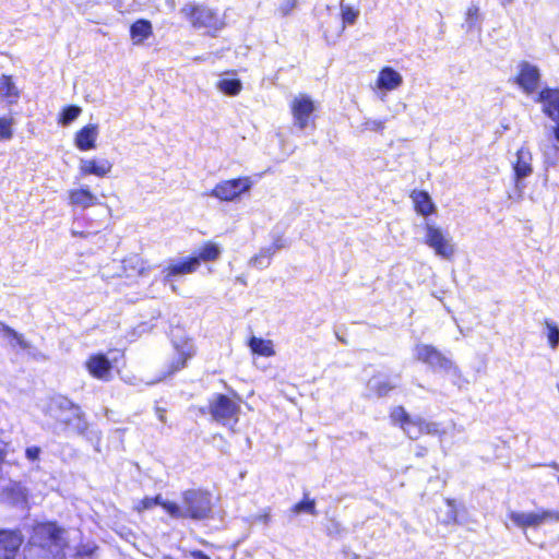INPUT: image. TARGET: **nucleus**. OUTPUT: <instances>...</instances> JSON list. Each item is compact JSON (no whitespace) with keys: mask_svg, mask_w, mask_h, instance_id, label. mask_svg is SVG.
<instances>
[{"mask_svg":"<svg viewBox=\"0 0 559 559\" xmlns=\"http://www.w3.org/2000/svg\"><path fill=\"white\" fill-rule=\"evenodd\" d=\"M67 547L66 530L56 521L36 522L23 559H66Z\"/></svg>","mask_w":559,"mask_h":559,"instance_id":"nucleus-1","label":"nucleus"},{"mask_svg":"<svg viewBox=\"0 0 559 559\" xmlns=\"http://www.w3.org/2000/svg\"><path fill=\"white\" fill-rule=\"evenodd\" d=\"M167 506V514L174 519H189L203 521L212 514V496L209 491L200 488H191L182 491L181 503L175 501Z\"/></svg>","mask_w":559,"mask_h":559,"instance_id":"nucleus-2","label":"nucleus"},{"mask_svg":"<svg viewBox=\"0 0 559 559\" xmlns=\"http://www.w3.org/2000/svg\"><path fill=\"white\" fill-rule=\"evenodd\" d=\"M393 426L399 427L409 440H418L424 436L441 439L447 433L441 423L428 421L424 417H413L403 405L393 406L389 412Z\"/></svg>","mask_w":559,"mask_h":559,"instance_id":"nucleus-3","label":"nucleus"},{"mask_svg":"<svg viewBox=\"0 0 559 559\" xmlns=\"http://www.w3.org/2000/svg\"><path fill=\"white\" fill-rule=\"evenodd\" d=\"M222 250L217 243L207 240L191 255L185 257L176 262L169 263L165 269V277L173 278L179 275H187L198 271L202 262H215L219 259Z\"/></svg>","mask_w":559,"mask_h":559,"instance_id":"nucleus-4","label":"nucleus"},{"mask_svg":"<svg viewBox=\"0 0 559 559\" xmlns=\"http://www.w3.org/2000/svg\"><path fill=\"white\" fill-rule=\"evenodd\" d=\"M180 13L191 27L204 29L212 37L225 27L224 19L218 12L202 3L187 2L180 8Z\"/></svg>","mask_w":559,"mask_h":559,"instance_id":"nucleus-5","label":"nucleus"},{"mask_svg":"<svg viewBox=\"0 0 559 559\" xmlns=\"http://www.w3.org/2000/svg\"><path fill=\"white\" fill-rule=\"evenodd\" d=\"M512 524L523 532L537 530L546 523L559 522V510L539 509L536 512L510 511L507 514Z\"/></svg>","mask_w":559,"mask_h":559,"instance_id":"nucleus-6","label":"nucleus"},{"mask_svg":"<svg viewBox=\"0 0 559 559\" xmlns=\"http://www.w3.org/2000/svg\"><path fill=\"white\" fill-rule=\"evenodd\" d=\"M209 412L212 418L222 425L237 424L240 407L226 394L218 393L210 401Z\"/></svg>","mask_w":559,"mask_h":559,"instance_id":"nucleus-7","label":"nucleus"},{"mask_svg":"<svg viewBox=\"0 0 559 559\" xmlns=\"http://www.w3.org/2000/svg\"><path fill=\"white\" fill-rule=\"evenodd\" d=\"M294 124L304 130L309 126L314 127L316 104L308 94H299L289 104Z\"/></svg>","mask_w":559,"mask_h":559,"instance_id":"nucleus-8","label":"nucleus"},{"mask_svg":"<svg viewBox=\"0 0 559 559\" xmlns=\"http://www.w3.org/2000/svg\"><path fill=\"white\" fill-rule=\"evenodd\" d=\"M252 181L249 177H239L223 180L216 183L209 192V195L223 202H231L251 188Z\"/></svg>","mask_w":559,"mask_h":559,"instance_id":"nucleus-9","label":"nucleus"},{"mask_svg":"<svg viewBox=\"0 0 559 559\" xmlns=\"http://www.w3.org/2000/svg\"><path fill=\"white\" fill-rule=\"evenodd\" d=\"M415 359L433 369L459 372L457 366L431 344L416 345Z\"/></svg>","mask_w":559,"mask_h":559,"instance_id":"nucleus-10","label":"nucleus"},{"mask_svg":"<svg viewBox=\"0 0 559 559\" xmlns=\"http://www.w3.org/2000/svg\"><path fill=\"white\" fill-rule=\"evenodd\" d=\"M425 243L431 248L438 257L452 260L455 253V246L451 238L443 230L433 225H426Z\"/></svg>","mask_w":559,"mask_h":559,"instance_id":"nucleus-11","label":"nucleus"},{"mask_svg":"<svg viewBox=\"0 0 559 559\" xmlns=\"http://www.w3.org/2000/svg\"><path fill=\"white\" fill-rule=\"evenodd\" d=\"M540 81L539 69L527 61L519 64V72L513 82L526 94H533L537 91Z\"/></svg>","mask_w":559,"mask_h":559,"instance_id":"nucleus-12","label":"nucleus"},{"mask_svg":"<svg viewBox=\"0 0 559 559\" xmlns=\"http://www.w3.org/2000/svg\"><path fill=\"white\" fill-rule=\"evenodd\" d=\"M85 369L91 377L108 381L111 378L112 362L104 353H95L86 359Z\"/></svg>","mask_w":559,"mask_h":559,"instance_id":"nucleus-13","label":"nucleus"},{"mask_svg":"<svg viewBox=\"0 0 559 559\" xmlns=\"http://www.w3.org/2000/svg\"><path fill=\"white\" fill-rule=\"evenodd\" d=\"M23 544L22 535L12 530H0V559H15Z\"/></svg>","mask_w":559,"mask_h":559,"instance_id":"nucleus-14","label":"nucleus"},{"mask_svg":"<svg viewBox=\"0 0 559 559\" xmlns=\"http://www.w3.org/2000/svg\"><path fill=\"white\" fill-rule=\"evenodd\" d=\"M515 160L512 164L513 169V180L515 185H519V182L523 179L528 177L533 173V166L532 160L533 156L531 151L522 146L520 147L515 153Z\"/></svg>","mask_w":559,"mask_h":559,"instance_id":"nucleus-15","label":"nucleus"},{"mask_svg":"<svg viewBox=\"0 0 559 559\" xmlns=\"http://www.w3.org/2000/svg\"><path fill=\"white\" fill-rule=\"evenodd\" d=\"M99 128L96 123H88L74 133V145L81 152L94 150L98 138Z\"/></svg>","mask_w":559,"mask_h":559,"instance_id":"nucleus-16","label":"nucleus"},{"mask_svg":"<svg viewBox=\"0 0 559 559\" xmlns=\"http://www.w3.org/2000/svg\"><path fill=\"white\" fill-rule=\"evenodd\" d=\"M543 104V112L551 120H559V88L544 87L537 96Z\"/></svg>","mask_w":559,"mask_h":559,"instance_id":"nucleus-17","label":"nucleus"},{"mask_svg":"<svg viewBox=\"0 0 559 559\" xmlns=\"http://www.w3.org/2000/svg\"><path fill=\"white\" fill-rule=\"evenodd\" d=\"M98 198L88 188L81 187L68 191V204L73 209L86 210L97 205Z\"/></svg>","mask_w":559,"mask_h":559,"instance_id":"nucleus-18","label":"nucleus"},{"mask_svg":"<svg viewBox=\"0 0 559 559\" xmlns=\"http://www.w3.org/2000/svg\"><path fill=\"white\" fill-rule=\"evenodd\" d=\"M80 175L96 176L98 178L107 177L112 170V163L108 159H83L79 166Z\"/></svg>","mask_w":559,"mask_h":559,"instance_id":"nucleus-19","label":"nucleus"},{"mask_svg":"<svg viewBox=\"0 0 559 559\" xmlns=\"http://www.w3.org/2000/svg\"><path fill=\"white\" fill-rule=\"evenodd\" d=\"M409 198L418 215L427 217L436 213V205L427 191L414 189L411 191Z\"/></svg>","mask_w":559,"mask_h":559,"instance_id":"nucleus-20","label":"nucleus"},{"mask_svg":"<svg viewBox=\"0 0 559 559\" xmlns=\"http://www.w3.org/2000/svg\"><path fill=\"white\" fill-rule=\"evenodd\" d=\"M129 34L133 45H143L153 36V25L146 19H138L130 25Z\"/></svg>","mask_w":559,"mask_h":559,"instance_id":"nucleus-21","label":"nucleus"},{"mask_svg":"<svg viewBox=\"0 0 559 559\" xmlns=\"http://www.w3.org/2000/svg\"><path fill=\"white\" fill-rule=\"evenodd\" d=\"M403 83L401 74L391 67H383L377 78V86L380 90L393 91Z\"/></svg>","mask_w":559,"mask_h":559,"instance_id":"nucleus-22","label":"nucleus"},{"mask_svg":"<svg viewBox=\"0 0 559 559\" xmlns=\"http://www.w3.org/2000/svg\"><path fill=\"white\" fill-rule=\"evenodd\" d=\"M247 344L253 355L260 357H272L275 355L274 344L271 340L251 336Z\"/></svg>","mask_w":559,"mask_h":559,"instance_id":"nucleus-23","label":"nucleus"},{"mask_svg":"<svg viewBox=\"0 0 559 559\" xmlns=\"http://www.w3.org/2000/svg\"><path fill=\"white\" fill-rule=\"evenodd\" d=\"M0 98L10 104L16 103L20 98V91L15 86L12 75L2 74L0 76Z\"/></svg>","mask_w":559,"mask_h":559,"instance_id":"nucleus-24","label":"nucleus"},{"mask_svg":"<svg viewBox=\"0 0 559 559\" xmlns=\"http://www.w3.org/2000/svg\"><path fill=\"white\" fill-rule=\"evenodd\" d=\"M176 349L177 357L169 366V371L171 373L183 369L187 366L188 360L194 355L192 345L188 343H185L183 345H176Z\"/></svg>","mask_w":559,"mask_h":559,"instance_id":"nucleus-25","label":"nucleus"},{"mask_svg":"<svg viewBox=\"0 0 559 559\" xmlns=\"http://www.w3.org/2000/svg\"><path fill=\"white\" fill-rule=\"evenodd\" d=\"M290 512L293 514L308 513L310 515H317L318 511L316 508V499L311 498L308 492H305L302 499L292 506Z\"/></svg>","mask_w":559,"mask_h":559,"instance_id":"nucleus-26","label":"nucleus"},{"mask_svg":"<svg viewBox=\"0 0 559 559\" xmlns=\"http://www.w3.org/2000/svg\"><path fill=\"white\" fill-rule=\"evenodd\" d=\"M82 114V108L78 105H68L62 108L58 115V123L67 127L76 120Z\"/></svg>","mask_w":559,"mask_h":559,"instance_id":"nucleus-27","label":"nucleus"},{"mask_svg":"<svg viewBox=\"0 0 559 559\" xmlns=\"http://www.w3.org/2000/svg\"><path fill=\"white\" fill-rule=\"evenodd\" d=\"M169 503H171V501L163 500L160 495H157L155 497H144L143 499H141L138 502V504L135 507V510L138 512H143L145 510H150V509H152V508H154L156 506H159L167 513V506L166 504H169Z\"/></svg>","mask_w":559,"mask_h":559,"instance_id":"nucleus-28","label":"nucleus"},{"mask_svg":"<svg viewBox=\"0 0 559 559\" xmlns=\"http://www.w3.org/2000/svg\"><path fill=\"white\" fill-rule=\"evenodd\" d=\"M217 88L227 96H236L242 90L239 79H222L217 82Z\"/></svg>","mask_w":559,"mask_h":559,"instance_id":"nucleus-29","label":"nucleus"},{"mask_svg":"<svg viewBox=\"0 0 559 559\" xmlns=\"http://www.w3.org/2000/svg\"><path fill=\"white\" fill-rule=\"evenodd\" d=\"M0 332L14 345H17L22 349H27L29 344L24 340L23 335L17 333L14 329L0 321Z\"/></svg>","mask_w":559,"mask_h":559,"instance_id":"nucleus-30","label":"nucleus"},{"mask_svg":"<svg viewBox=\"0 0 559 559\" xmlns=\"http://www.w3.org/2000/svg\"><path fill=\"white\" fill-rule=\"evenodd\" d=\"M359 15L358 10L349 7L342 5L341 7V17L343 25H353Z\"/></svg>","mask_w":559,"mask_h":559,"instance_id":"nucleus-31","label":"nucleus"},{"mask_svg":"<svg viewBox=\"0 0 559 559\" xmlns=\"http://www.w3.org/2000/svg\"><path fill=\"white\" fill-rule=\"evenodd\" d=\"M545 325L547 328V338L549 346L555 349L559 345V329L558 326L546 320Z\"/></svg>","mask_w":559,"mask_h":559,"instance_id":"nucleus-32","label":"nucleus"},{"mask_svg":"<svg viewBox=\"0 0 559 559\" xmlns=\"http://www.w3.org/2000/svg\"><path fill=\"white\" fill-rule=\"evenodd\" d=\"M13 122H14V120L11 117H0V139L1 140H9L12 138Z\"/></svg>","mask_w":559,"mask_h":559,"instance_id":"nucleus-33","label":"nucleus"},{"mask_svg":"<svg viewBox=\"0 0 559 559\" xmlns=\"http://www.w3.org/2000/svg\"><path fill=\"white\" fill-rule=\"evenodd\" d=\"M395 384L390 381H380L373 386V392L378 397H384L389 395L394 389Z\"/></svg>","mask_w":559,"mask_h":559,"instance_id":"nucleus-34","label":"nucleus"},{"mask_svg":"<svg viewBox=\"0 0 559 559\" xmlns=\"http://www.w3.org/2000/svg\"><path fill=\"white\" fill-rule=\"evenodd\" d=\"M298 0H284L276 9L280 16L286 17L296 9Z\"/></svg>","mask_w":559,"mask_h":559,"instance_id":"nucleus-35","label":"nucleus"},{"mask_svg":"<svg viewBox=\"0 0 559 559\" xmlns=\"http://www.w3.org/2000/svg\"><path fill=\"white\" fill-rule=\"evenodd\" d=\"M98 550V546L93 544L79 545L76 547L75 556L79 558L93 557Z\"/></svg>","mask_w":559,"mask_h":559,"instance_id":"nucleus-36","label":"nucleus"},{"mask_svg":"<svg viewBox=\"0 0 559 559\" xmlns=\"http://www.w3.org/2000/svg\"><path fill=\"white\" fill-rule=\"evenodd\" d=\"M385 128V122L383 120H367L362 123V129L365 131H372L377 133H381Z\"/></svg>","mask_w":559,"mask_h":559,"instance_id":"nucleus-37","label":"nucleus"},{"mask_svg":"<svg viewBox=\"0 0 559 559\" xmlns=\"http://www.w3.org/2000/svg\"><path fill=\"white\" fill-rule=\"evenodd\" d=\"M344 532V527L336 520H331V523L326 527V534L329 536L341 535Z\"/></svg>","mask_w":559,"mask_h":559,"instance_id":"nucleus-38","label":"nucleus"},{"mask_svg":"<svg viewBox=\"0 0 559 559\" xmlns=\"http://www.w3.org/2000/svg\"><path fill=\"white\" fill-rule=\"evenodd\" d=\"M9 452V443L0 438V478H2V465L7 460Z\"/></svg>","mask_w":559,"mask_h":559,"instance_id":"nucleus-39","label":"nucleus"},{"mask_svg":"<svg viewBox=\"0 0 559 559\" xmlns=\"http://www.w3.org/2000/svg\"><path fill=\"white\" fill-rule=\"evenodd\" d=\"M254 521L267 525L271 522V509L262 510L254 516Z\"/></svg>","mask_w":559,"mask_h":559,"instance_id":"nucleus-40","label":"nucleus"},{"mask_svg":"<svg viewBox=\"0 0 559 559\" xmlns=\"http://www.w3.org/2000/svg\"><path fill=\"white\" fill-rule=\"evenodd\" d=\"M39 454H40V448L39 447H28L25 450V455L31 461L38 460Z\"/></svg>","mask_w":559,"mask_h":559,"instance_id":"nucleus-41","label":"nucleus"},{"mask_svg":"<svg viewBox=\"0 0 559 559\" xmlns=\"http://www.w3.org/2000/svg\"><path fill=\"white\" fill-rule=\"evenodd\" d=\"M192 559H211L204 551L195 549L190 551Z\"/></svg>","mask_w":559,"mask_h":559,"instance_id":"nucleus-42","label":"nucleus"},{"mask_svg":"<svg viewBox=\"0 0 559 559\" xmlns=\"http://www.w3.org/2000/svg\"><path fill=\"white\" fill-rule=\"evenodd\" d=\"M71 408H73V409H74V412H75V416H76L80 420H82V419H83V413H82V411H81L80 406L74 405V404H71Z\"/></svg>","mask_w":559,"mask_h":559,"instance_id":"nucleus-43","label":"nucleus"},{"mask_svg":"<svg viewBox=\"0 0 559 559\" xmlns=\"http://www.w3.org/2000/svg\"><path fill=\"white\" fill-rule=\"evenodd\" d=\"M558 122L556 123V126L552 128V132H554V136L555 139L559 142V119L557 120Z\"/></svg>","mask_w":559,"mask_h":559,"instance_id":"nucleus-44","label":"nucleus"},{"mask_svg":"<svg viewBox=\"0 0 559 559\" xmlns=\"http://www.w3.org/2000/svg\"><path fill=\"white\" fill-rule=\"evenodd\" d=\"M513 2V0H500V3L502 5H508V4H511Z\"/></svg>","mask_w":559,"mask_h":559,"instance_id":"nucleus-45","label":"nucleus"},{"mask_svg":"<svg viewBox=\"0 0 559 559\" xmlns=\"http://www.w3.org/2000/svg\"><path fill=\"white\" fill-rule=\"evenodd\" d=\"M550 466H551V467H554V468H556L557 471H559V465H558L557 463L552 462V463L550 464Z\"/></svg>","mask_w":559,"mask_h":559,"instance_id":"nucleus-46","label":"nucleus"},{"mask_svg":"<svg viewBox=\"0 0 559 559\" xmlns=\"http://www.w3.org/2000/svg\"><path fill=\"white\" fill-rule=\"evenodd\" d=\"M557 481L559 483V477L557 478Z\"/></svg>","mask_w":559,"mask_h":559,"instance_id":"nucleus-47","label":"nucleus"}]
</instances>
